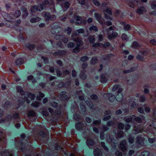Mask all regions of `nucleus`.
<instances>
[{"instance_id": "1", "label": "nucleus", "mask_w": 156, "mask_h": 156, "mask_svg": "<svg viewBox=\"0 0 156 156\" xmlns=\"http://www.w3.org/2000/svg\"><path fill=\"white\" fill-rule=\"evenodd\" d=\"M78 33L77 32L74 31L71 35L72 40L77 43V46L73 50V52L77 53L79 51L80 46L82 45V42L81 39L79 37Z\"/></svg>"}, {"instance_id": "2", "label": "nucleus", "mask_w": 156, "mask_h": 156, "mask_svg": "<svg viewBox=\"0 0 156 156\" xmlns=\"http://www.w3.org/2000/svg\"><path fill=\"white\" fill-rule=\"evenodd\" d=\"M103 12L105 15V18L106 20H112V18L110 16L112 15V12L110 8L106 9L104 10Z\"/></svg>"}, {"instance_id": "3", "label": "nucleus", "mask_w": 156, "mask_h": 156, "mask_svg": "<svg viewBox=\"0 0 156 156\" xmlns=\"http://www.w3.org/2000/svg\"><path fill=\"white\" fill-rule=\"evenodd\" d=\"M145 140V138L142 137L141 136H138L136 138L135 143L143 146H145L144 143Z\"/></svg>"}, {"instance_id": "4", "label": "nucleus", "mask_w": 156, "mask_h": 156, "mask_svg": "<svg viewBox=\"0 0 156 156\" xmlns=\"http://www.w3.org/2000/svg\"><path fill=\"white\" fill-rule=\"evenodd\" d=\"M94 17L98 22L102 25L103 26L105 24V20L102 17L100 14L96 12L95 13Z\"/></svg>"}, {"instance_id": "5", "label": "nucleus", "mask_w": 156, "mask_h": 156, "mask_svg": "<svg viewBox=\"0 0 156 156\" xmlns=\"http://www.w3.org/2000/svg\"><path fill=\"white\" fill-rule=\"evenodd\" d=\"M51 31L53 34H56L57 30L60 29L61 28L58 25L57 23H54L50 25Z\"/></svg>"}, {"instance_id": "6", "label": "nucleus", "mask_w": 156, "mask_h": 156, "mask_svg": "<svg viewBox=\"0 0 156 156\" xmlns=\"http://www.w3.org/2000/svg\"><path fill=\"white\" fill-rule=\"evenodd\" d=\"M43 9L42 5H34L30 9V11L32 12H35L38 11H41Z\"/></svg>"}, {"instance_id": "7", "label": "nucleus", "mask_w": 156, "mask_h": 156, "mask_svg": "<svg viewBox=\"0 0 156 156\" xmlns=\"http://www.w3.org/2000/svg\"><path fill=\"white\" fill-rule=\"evenodd\" d=\"M103 96L105 99H108L111 102H113L115 98V96L111 94H105Z\"/></svg>"}, {"instance_id": "8", "label": "nucleus", "mask_w": 156, "mask_h": 156, "mask_svg": "<svg viewBox=\"0 0 156 156\" xmlns=\"http://www.w3.org/2000/svg\"><path fill=\"white\" fill-rule=\"evenodd\" d=\"M140 0H132L129 3V5L130 7L134 8L138 5L140 3Z\"/></svg>"}, {"instance_id": "9", "label": "nucleus", "mask_w": 156, "mask_h": 156, "mask_svg": "<svg viewBox=\"0 0 156 156\" xmlns=\"http://www.w3.org/2000/svg\"><path fill=\"white\" fill-rule=\"evenodd\" d=\"M111 112L110 110L105 111L104 112V117L103 119V120L106 121L110 119L111 118Z\"/></svg>"}, {"instance_id": "10", "label": "nucleus", "mask_w": 156, "mask_h": 156, "mask_svg": "<svg viewBox=\"0 0 156 156\" xmlns=\"http://www.w3.org/2000/svg\"><path fill=\"white\" fill-rule=\"evenodd\" d=\"M86 143L87 146L90 148H93L95 147V143L93 140L91 139L87 140Z\"/></svg>"}, {"instance_id": "11", "label": "nucleus", "mask_w": 156, "mask_h": 156, "mask_svg": "<svg viewBox=\"0 0 156 156\" xmlns=\"http://www.w3.org/2000/svg\"><path fill=\"white\" fill-rule=\"evenodd\" d=\"M112 90L113 91H117L118 93H121L123 90L121 87L119 85H115L113 87Z\"/></svg>"}, {"instance_id": "12", "label": "nucleus", "mask_w": 156, "mask_h": 156, "mask_svg": "<svg viewBox=\"0 0 156 156\" xmlns=\"http://www.w3.org/2000/svg\"><path fill=\"white\" fill-rule=\"evenodd\" d=\"M136 11V13L137 14L141 15L146 12V10L144 7L142 6L137 8Z\"/></svg>"}, {"instance_id": "13", "label": "nucleus", "mask_w": 156, "mask_h": 156, "mask_svg": "<svg viewBox=\"0 0 156 156\" xmlns=\"http://www.w3.org/2000/svg\"><path fill=\"white\" fill-rule=\"evenodd\" d=\"M108 38L109 40L112 39L113 38L116 37L118 36V34L117 32L112 31V34L109 33L107 34Z\"/></svg>"}, {"instance_id": "14", "label": "nucleus", "mask_w": 156, "mask_h": 156, "mask_svg": "<svg viewBox=\"0 0 156 156\" xmlns=\"http://www.w3.org/2000/svg\"><path fill=\"white\" fill-rule=\"evenodd\" d=\"M120 24L124 26L123 29L126 31H129L131 30V26L128 24H126L125 22H120Z\"/></svg>"}, {"instance_id": "15", "label": "nucleus", "mask_w": 156, "mask_h": 156, "mask_svg": "<svg viewBox=\"0 0 156 156\" xmlns=\"http://www.w3.org/2000/svg\"><path fill=\"white\" fill-rule=\"evenodd\" d=\"M125 121L127 122L133 123L135 122V116L132 115V116L129 117H125L124 118Z\"/></svg>"}, {"instance_id": "16", "label": "nucleus", "mask_w": 156, "mask_h": 156, "mask_svg": "<svg viewBox=\"0 0 156 156\" xmlns=\"http://www.w3.org/2000/svg\"><path fill=\"white\" fill-rule=\"evenodd\" d=\"M126 141L125 140L122 141L120 143V148L123 151H125L126 150Z\"/></svg>"}, {"instance_id": "17", "label": "nucleus", "mask_w": 156, "mask_h": 156, "mask_svg": "<svg viewBox=\"0 0 156 156\" xmlns=\"http://www.w3.org/2000/svg\"><path fill=\"white\" fill-rule=\"evenodd\" d=\"M108 78V76L106 74H102L101 76L100 81L102 83L107 82Z\"/></svg>"}, {"instance_id": "18", "label": "nucleus", "mask_w": 156, "mask_h": 156, "mask_svg": "<svg viewBox=\"0 0 156 156\" xmlns=\"http://www.w3.org/2000/svg\"><path fill=\"white\" fill-rule=\"evenodd\" d=\"M21 9L22 11V16L23 18H25L28 15V12L27 10V8L25 7H23Z\"/></svg>"}, {"instance_id": "19", "label": "nucleus", "mask_w": 156, "mask_h": 156, "mask_svg": "<svg viewBox=\"0 0 156 156\" xmlns=\"http://www.w3.org/2000/svg\"><path fill=\"white\" fill-rule=\"evenodd\" d=\"M76 20V23L78 25L81 24L82 22V17L80 16H76L74 17Z\"/></svg>"}, {"instance_id": "20", "label": "nucleus", "mask_w": 156, "mask_h": 156, "mask_svg": "<svg viewBox=\"0 0 156 156\" xmlns=\"http://www.w3.org/2000/svg\"><path fill=\"white\" fill-rule=\"evenodd\" d=\"M93 153L95 156H101L102 154L101 150L98 148L95 149Z\"/></svg>"}, {"instance_id": "21", "label": "nucleus", "mask_w": 156, "mask_h": 156, "mask_svg": "<svg viewBox=\"0 0 156 156\" xmlns=\"http://www.w3.org/2000/svg\"><path fill=\"white\" fill-rule=\"evenodd\" d=\"M143 131V128L141 127L135 128L132 131V133L133 134H136Z\"/></svg>"}, {"instance_id": "22", "label": "nucleus", "mask_w": 156, "mask_h": 156, "mask_svg": "<svg viewBox=\"0 0 156 156\" xmlns=\"http://www.w3.org/2000/svg\"><path fill=\"white\" fill-rule=\"evenodd\" d=\"M41 15L44 17L46 20H49V18L51 15L48 12H43L41 13Z\"/></svg>"}, {"instance_id": "23", "label": "nucleus", "mask_w": 156, "mask_h": 156, "mask_svg": "<svg viewBox=\"0 0 156 156\" xmlns=\"http://www.w3.org/2000/svg\"><path fill=\"white\" fill-rule=\"evenodd\" d=\"M85 73L84 71H81L80 74V78L83 80H85L87 78V76Z\"/></svg>"}, {"instance_id": "24", "label": "nucleus", "mask_w": 156, "mask_h": 156, "mask_svg": "<svg viewBox=\"0 0 156 156\" xmlns=\"http://www.w3.org/2000/svg\"><path fill=\"white\" fill-rule=\"evenodd\" d=\"M41 20V19L40 17H37L36 18H31L30 19V22L32 23H34L39 21Z\"/></svg>"}, {"instance_id": "25", "label": "nucleus", "mask_w": 156, "mask_h": 156, "mask_svg": "<svg viewBox=\"0 0 156 156\" xmlns=\"http://www.w3.org/2000/svg\"><path fill=\"white\" fill-rule=\"evenodd\" d=\"M35 45L33 44H27L26 45V47L30 50H33L35 48Z\"/></svg>"}, {"instance_id": "26", "label": "nucleus", "mask_w": 156, "mask_h": 156, "mask_svg": "<svg viewBox=\"0 0 156 156\" xmlns=\"http://www.w3.org/2000/svg\"><path fill=\"white\" fill-rule=\"evenodd\" d=\"M24 62L23 59L22 58H19L17 59L16 61V63L17 65H20L22 64Z\"/></svg>"}, {"instance_id": "27", "label": "nucleus", "mask_w": 156, "mask_h": 156, "mask_svg": "<svg viewBox=\"0 0 156 156\" xmlns=\"http://www.w3.org/2000/svg\"><path fill=\"white\" fill-rule=\"evenodd\" d=\"M136 69V68L135 67L131 68L130 69L126 70L123 71V73L124 74L129 73L133 72Z\"/></svg>"}, {"instance_id": "28", "label": "nucleus", "mask_w": 156, "mask_h": 156, "mask_svg": "<svg viewBox=\"0 0 156 156\" xmlns=\"http://www.w3.org/2000/svg\"><path fill=\"white\" fill-rule=\"evenodd\" d=\"M101 123V120L100 119L94 120L92 123L91 124V126H93L94 125H99Z\"/></svg>"}, {"instance_id": "29", "label": "nucleus", "mask_w": 156, "mask_h": 156, "mask_svg": "<svg viewBox=\"0 0 156 156\" xmlns=\"http://www.w3.org/2000/svg\"><path fill=\"white\" fill-rule=\"evenodd\" d=\"M151 6L152 9H156V1L153 0L151 2Z\"/></svg>"}, {"instance_id": "30", "label": "nucleus", "mask_w": 156, "mask_h": 156, "mask_svg": "<svg viewBox=\"0 0 156 156\" xmlns=\"http://www.w3.org/2000/svg\"><path fill=\"white\" fill-rule=\"evenodd\" d=\"M16 90L17 92L20 93L21 95L24 94V92L21 87L19 86H17Z\"/></svg>"}, {"instance_id": "31", "label": "nucleus", "mask_w": 156, "mask_h": 156, "mask_svg": "<svg viewBox=\"0 0 156 156\" xmlns=\"http://www.w3.org/2000/svg\"><path fill=\"white\" fill-rule=\"evenodd\" d=\"M123 98V96L122 94L118 95L116 96V99L118 102H120L122 101Z\"/></svg>"}, {"instance_id": "32", "label": "nucleus", "mask_w": 156, "mask_h": 156, "mask_svg": "<svg viewBox=\"0 0 156 156\" xmlns=\"http://www.w3.org/2000/svg\"><path fill=\"white\" fill-rule=\"evenodd\" d=\"M76 127L77 130L81 129L82 128V123L80 122H77L76 124Z\"/></svg>"}, {"instance_id": "33", "label": "nucleus", "mask_w": 156, "mask_h": 156, "mask_svg": "<svg viewBox=\"0 0 156 156\" xmlns=\"http://www.w3.org/2000/svg\"><path fill=\"white\" fill-rule=\"evenodd\" d=\"M136 82L135 81L133 80V78L130 77L129 78V79L127 80V83L128 84L130 85Z\"/></svg>"}, {"instance_id": "34", "label": "nucleus", "mask_w": 156, "mask_h": 156, "mask_svg": "<svg viewBox=\"0 0 156 156\" xmlns=\"http://www.w3.org/2000/svg\"><path fill=\"white\" fill-rule=\"evenodd\" d=\"M122 39L124 41H128L129 40V37L125 33L122 34L121 36Z\"/></svg>"}, {"instance_id": "35", "label": "nucleus", "mask_w": 156, "mask_h": 156, "mask_svg": "<svg viewBox=\"0 0 156 156\" xmlns=\"http://www.w3.org/2000/svg\"><path fill=\"white\" fill-rule=\"evenodd\" d=\"M90 98H91L92 100H93L94 101H99V99L98 96L95 94H93L91 95L90 96Z\"/></svg>"}, {"instance_id": "36", "label": "nucleus", "mask_w": 156, "mask_h": 156, "mask_svg": "<svg viewBox=\"0 0 156 156\" xmlns=\"http://www.w3.org/2000/svg\"><path fill=\"white\" fill-rule=\"evenodd\" d=\"M144 117L143 116H142L141 118L139 117H136L135 116V121H136L138 122H140L142 121L143 120H144Z\"/></svg>"}, {"instance_id": "37", "label": "nucleus", "mask_w": 156, "mask_h": 156, "mask_svg": "<svg viewBox=\"0 0 156 156\" xmlns=\"http://www.w3.org/2000/svg\"><path fill=\"white\" fill-rule=\"evenodd\" d=\"M89 30L90 31H94L96 32L98 31V29L96 26L93 25L90 27Z\"/></svg>"}, {"instance_id": "38", "label": "nucleus", "mask_w": 156, "mask_h": 156, "mask_svg": "<svg viewBox=\"0 0 156 156\" xmlns=\"http://www.w3.org/2000/svg\"><path fill=\"white\" fill-rule=\"evenodd\" d=\"M43 4L44 5H53L54 4V2L53 0H51L50 2H49L47 0L44 1L43 3Z\"/></svg>"}, {"instance_id": "39", "label": "nucleus", "mask_w": 156, "mask_h": 156, "mask_svg": "<svg viewBox=\"0 0 156 156\" xmlns=\"http://www.w3.org/2000/svg\"><path fill=\"white\" fill-rule=\"evenodd\" d=\"M27 95L31 100H34L35 98V95L34 94L28 93Z\"/></svg>"}, {"instance_id": "40", "label": "nucleus", "mask_w": 156, "mask_h": 156, "mask_svg": "<svg viewBox=\"0 0 156 156\" xmlns=\"http://www.w3.org/2000/svg\"><path fill=\"white\" fill-rule=\"evenodd\" d=\"M128 141L129 144H132L134 142V137L131 135H129L128 138Z\"/></svg>"}, {"instance_id": "41", "label": "nucleus", "mask_w": 156, "mask_h": 156, "mask_svg": "<svg viewBox=\"0 0 156 156\" xmlns=\"http://www.w3.org/2000/svg\"><path fill=\"white\" fill-rule=\"evenodd\" d=\"M98 60L95 57L93 58L91 60L90 62L92 64H95L98 62Z\"/></svg>"}, {"instance_id": "42", "label": "nucleus", "mask_w": 156, "mask_h": 156, "mask_svg": "<svg viewBox=\"0 0 156 156\" xmlns=\"http://www.w3.org/2000/svg\"><path fill=\"white\" fill-rule=\"evenodd\" d=\"M117 30L118 29L116 28L115 26H112L110 27H109L107 29H106V30L107 31H108V30Z\"/></svg>"}, {"instance_id": "43", "label": "nucleus", "mask_w": 156, "mask_h": 156, "mask_svg": "<svg viewBox=\"0 0 156 156\" xmlns=\"http://www.w3.org/2000/svg\"><path fill=\"white\" fill-rule=\"evenodd\" d=\"M88 39L90 43H93L95 41V39L94 36H89L88 37Z\"/></svg>"}, {"instance_id": "44", "label": "nucleus", "mask_w": 156, "mask_h": 156, "mask_svg": "<svg viewBox=\"0 0 156 156\" xmlns=\"http://www.w3.org/2000/svg\"><path fill=\"white\" fill-rule=\"evenodd\" d=\"M64 43H66L68 41V39L67 37L65 35H62L61 39Z\"/></svg>"}, {"instance_id": "45", "label": "nucleus", "mask_w": 156, "mask_h": 156, "mask_svg": "<svg viewBox=\"0 0 156 156\" xmlns=\"http://www.w3.org/2000/svg\"><path fill=\"white\" fill-rule=\"evenodd\" d=\"M28 115L29 116H34L35 115V113L33 111H30L28 112Z\"/></svg>"}, {"instance_id": "46", "label": "nucleus", "mask_w": 156, "mask_h": 156, "mask_svg": "<svg viewBox=\"0 0 156 156\" xmlns=\"http://www.w3.org/2000/svg\"><path fill=\"white\" fill-rule=\"evenodd\" d=\"M141 154L143 156H148L150 153L147 151H145L142 152Z\"/></svg>"}, {"instance_id": "47", "label": "nucleus", "mask_w": 156, "mask_h": 156, "mask_svg": "<svg viewBox=\"0 0 156 156\" xmlns=\"http://www.w3.org/2000/svg\"><path fill=\"white\" fill-rule=\"evenodd\" d=\"M139 46V45L136 42H133L132 45V47L133 48H137Z\"/></svg>"}, {"instance_id": "48", "label": "nucleus", "mask_w": 156, "mask_h": 156, "mask_svg": "<svg viewBox=\"0 0 156 156\" xmlns=\"http://www.w3.org/2000/svg\"><path fill=\"white\" fill-rule=\"evenodd\" d=\"M40 103L38 102H35L31 104V106L35 108H37L39 105Z\"/></svg>"}, {"instance_id": "49", "label": "nucleus", "mask_w": 156, "mask_h": 156, "mask_svg": "<svg viewBox=\"0 0 156 156\" xmlns=\"http://www.w3.org/2000/svg\"><path fill=\"white\" fill-rule=\"evenodd\" d=\"M20 15L21 12L19 10H17L15 12L14 15L15 17H18L20 16Z\"/></svg>"}, {"instance_id": "50", "label": "nucleus", "mask_w": 156, "mask_h": 156, "mask_svg": "<svg viewBox=\"0 0 156 156\" xmlns=\"http://www.w3.org/2000/svg\"><path fill=\"white\" fill-rule=\"evenodd\" d=\"M101 146L103 147L104 150L106 151H108V149L105 146V143L104 142H101Z\"/></svg>"}, {"instance_id": "51", "label": "nucleus", "mask_w": 156, "mask_h": 156, "mask_svg": "<svg viewBox=\"0 0 156 156\" xmlns=\"http://www.w3.org/2000/svg\"><path fill=\"white\" fill-rule=\"evenodd\" d=\"M39 95L40 97H39L38 96H37V100H41V98H42L44 97V95L41 92H39Z\"/></svg>"}, {"instance_id": "52", "label": "nucleus", "mask_w": 156, "mask_h": 156, "mask_svg": "<svg viewBox=\"0 0 156 156\" xmlns=\"http://www.w3.org/2000/svg\"><path fill=\"white\" fill-rule=\"evenodd\" d=\"M74 118L76 121H79L80 119L81 116L77 114H76L74 115Z\"/></svg>"}, {"instance_id": "53", "label": "nucleus", "mask_w": 156, "mask_h": 156, "mask_svg": "<svg viewBox=\"0 0 156 156\" xmlns=\"http://www.w3.org/2000/svg\"><path fill=\"white\" fill-rule=\"evenodd\" d=\"M70 6V4L68 2H66L64 4L62 5V7H64L66 9H68Z\"/></svg>"}, {"instance_id": "54", "label": "nucleus", "mask_w": 156, "mask_h": 156, "mask_svg": "<svg viewBox=\"0 0 156 156\" xmlns=\"http://www.w3.org/2000/svg\"><path fill=\"white\" fill-rule=\"evenodd\" d=\"M137 59L140 61H143L144 60V56L142 55L141 56L140 55H138L136 57Z\"/></svg>"}, {"instance_id": "55", "label": "nucleus", "mask_w": 156, "mask_h": 156, "mask_svg": "<svg viewBox=\"0 0 156 156\" xmlns=\"http://www.w3.org/2000/svg\"><path fill=\"white\" fill-rule=\"evenodd\" d=\"M146 100V97L144 95H142L140 97L139 101L141 102H143Z\"/></svg>"}, {"instance_id": "56", "label": "nucleus", "mask_w": 156, "mask_h": 156, "mask_svg": "<svg viewBox=\"0 0 156 156\" xmlns=\"http://www.w3.org/2000/svg\"><path fill=\"white\" fill-rule=\"evenodd\" d=\"M50 105L53 107L56 108L58 106V104L55 102H53L50 103Z\"/></svg>"}, {"instance_id": "57", "label": "nucleus", "mask_w": 156, "mask_h": 156, "mask_svg": "<svg viewBox=\"0 0 156 156\" xmlns=\"http://www.w3.org/2000/svg\"><path fill=\"white\" fill-rule=\"evenodd\" d=\"M144 88V92L145 94H148L149 93V90L148 89L149 87L148 86H146Z\"/></svg>"}, {"instance_id": "58", "label": "nucleus", "mask_w": 156, "mask_h": 156, "mask_svg": "<svg viewBox=\"0 0 156 156\" xmlns=\"http://www.w3.org/2000/svg\"><path fill=\"white\" fill-rule=\"evenodd\" d=\"M94 4L97 6H99L100 5V3L98 0H92Z\"/></svg>"}, {"instance_id": "59", "label": "nucleus", "mask_w": 156, "mask_h": 156, "mask_svg": "<svg viewBox=\"0 0 156 156\" xmlns=\"http://www.w3.org/2000/svg\"><path fill=\"white\" fill-rule=\"evenodd\" d=\"M86 103L89 108H93V105L92 103L91 102L90 103V102L87 101H86Z\"/></svg>"}, {"instance_id": "60", "label": "nucleus", "mask_w": 156, "mask_h": 156, "mask_svg": "<svg viewBox=\"0 0 156 156\" xmlns=\"http://www.w3.org/2000/svg\"><path fill=\"white\" fill-rule=\"evenodd\" d=\"M62 35H56L55 36V38L57 40H60L61 39Z\"/></svg>"}, {"instance_id": "61", "label": "nucleus", "mask_w": 156, "mask_h": 156, "mask_svg": "<svg viewBox=\"0 0 156 156\" xmlns=\"http://www.w3.org/2000/svg\"><path fill=\"white\" fill-rule=\"evenodd\" d=\"M108 126L105 125H103L102 127V129L104 131H107L109 129V128Z\"/></svg>"}, {"instance_id": "62", "label": "nucleus", "mask_w": 156, "mask_h": 156, "mask_svg": "<svg viewBox=\"0 0 156 156\" xmlns=\"http://www.w3.org/2000/svg\"><path fill=\"white\" fill-rule=\"evenodd\" d=\"M67 34L68 35H69L71 33L72 31V29L70 27H68L67 28V29L66 30Z\"/></svg>"}, {"instance_id": "63", "label": "nucleus", "mask_w": 156, "mask_h": 156, "mask_svg": "<svg viewBox=\"0 0 156 156\" xmlns=\"http://www.w3.org/2000/svg\"><path fill=\"white\" fill-rule=\"evenodd\" d=\"M56 19V16L55 15H51L49 18V20L54 21Z\"/></svg>"}, {"instance_id": "64", "label": "nucleus", "mask_w": 156, "mask_h": 156, "mask_svg": "<svg viewBox=\"0 0 156 156\" xmlns=\"http://www.w3.org/2000/svg\"><path fill=\"white\" fill-rule=\"evenodd\" d=\"M75 31L77 32V33H78L79 34L83 33L84 32V30L83 29H80Z\"/></svg>"}]
</instances>
